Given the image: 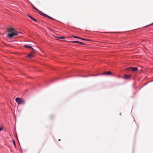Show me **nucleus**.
Returning a JSON list of instances; mask_svg holds the SVG:
<instances>
[{
    "label": "nucleus",
    "instance_id": "4",
    "mask_svg": "<svg viewBox=\"0 0 153 153\" xmlns=\"http://www.w3.org/2000/svg\"><path fill=\"white\" fill-rule=\"evenodd\" d=\"M40 14L42 15L43 16H45V17H47V18H48L49 19H53L51 18V17L50 16H48L47 15H46V14L43 13H42V12L40 11L39 10V11L38 12Z\"/></svg>",
    "mask_w": 153,
    "mask_h": 153
},
{
    "label": "nucleus",
    "instance_id": "8",
    "mask_svg": "<svg viewBox=\"0 0 153 153\" xmlns=\"http://www.w3.org/2000/svg\"><path fill=\"white\" fill-rule=\"evenodd\" d=\"M24 47L25 48H30V49H32L33 50V51H34V49H33L31 46H30L27 45H25L24 46Z\"/></svg>",
    "mask_w": 153,
    "mask_h": 153
},
{
    "label": "nucleus",
    "instance_id": "19",
    "mask_svg": "<svg viewBox=\"0 0 153 153\" xmlns=\"http://www.w3.org/2000/svg\"><path fill=\"white\" fill-rule=\"evenodd\" d=\"M153 24H151V25H153Z\"/></svg>",
    "mask_w": 153,
    "mask_h": 153
},
{
    "label": "nucleus",
    "instance_id": "15",
    "mask_svg": "<svg viewBox=\"0 0 153 153\" xmlns=\"http://www.w3.org/2000/svg\"><path fill=\"white\" fill-rule=\"evenodd\" d=\"M13 144L15 146H16L15 142L14 140H13Z\"/></svg>",
    "mask_w": 153,
    "mask_h": 153
},
{
    "label": "nucleus",
    "instance_id": "14",
    "mask_svg": "<svg viewBox=\"0 0 153 153\" xmlns=\"http://www.w3.org/2000/svg\"><path fill=\"white\" fill-rule=\"evenodd\" d=\"M72 36L75 38H78V39H81V38L79 37H77V36Z\"/></svg>",
    "mask_w": 153,
    "mask_h": 153
},
{
    "label": "nucleus",
    "instance_id": "7",
    "mask_svg": "<svg viewBox=\"0 0 153 153\" xmlns=\"http://www.w3.org/2000/svg\"><path fill=\"white\" fill-rule=\"evenodd\" d=\"M103 74L104 75H111V72L110 71H105L103 73Z\"/></svg>",
    "mask_w": 153,
    "mask_h": 153
},
{
    "label": "nucleus",
    "instance_id": "2",
    "mask_svg": "<svg viewBox=\"0 0 153 153\" xmlns=\"http://www.w3.org/2000/svg\"><path fill=\"white\" fill-rule=\"evenodd\" d=\"M15 100L19 104H24L25 102V101L24 100L19 97H17L16 98Z\"/></svg>",
    "mask_w": 153,
    "mask_h": 153
},
{
    "label": "nucleus",
    "instance_id": "12",
    "mask_svg": "<svg viewBox=\"0 0 153 153\" xmlns=\"http://www.w3.org/2000/svg\"><path fill=\"white\" fill-rule=\"evenodd\" d=\"M58 39H64L65 38V37H58Z\"/></svg>",
    "mask_w": 153,
    "mask_h": 153
},
{
    "label": "nucleus",
    "instance_id": "5",
    "mask_svg": "<svg viewBox=\"0 0 153 153\" xmlns=\"http://www.w3.org/2000/svg\"><path fill=\"white\" fill-rule=\"evenodd\" d=\"M35 51L34 50V51H33V50L31 52V54H29L27 56L29 57L30 58H32L34 56V52Z\"/></svg>",
    "mask_w": 153,
    "mask_h": 153
},
{
    "label": "nucleus",
    "instance_id": "9",
    "mask_svg": "<svg viewBox=\"0 0 153 153\" xmlns=\"http://www.w3.org/2000/svg\"><path fill=\"white\" fill-rule=\"evenodd\" d=\"M28 16H29V17H30V18L31 19H32L33 20H34V21H36V22H37V21L36 20H35L34 18H33V17H32V16H29V15H28Z\"/></svg>",
    "mask_w": 153,
    "mask_h": 153
},
{
    "label": "nucleus",
    "instance_id": "1",
    "mask_svg": "<svg viewBox=\"0 0 153 153\" xmlns=\"http://www.w3.org/2000/svg\"><path fill=\"white\" fill-rule=\"evenodd\" d=\"M7 30L9 33L7 36L10 38H12L15 36H17L18 35V32L16 31L13 28H8Z\"/></svg>",
    "mask_w": 153,
    "mask_h": 153
},
{
    "label": "nucleus",
    "instance_id": "17",
    "mask_svg": "<svg viewBox=\"0 0 153 153\" xmlns=\"http://www.w3.org/2000/svg\"><path fill=\"white\" fill-rule=\"evenodd\" d=\"M2 130V128H0V131Z\"/></svg>",
    "mask_w": 153,
    "mask_h": 153
},
{
    "label": "nucleus",
    "instance_id": "10",
    "mask_svg": "<svg viewBox=\"0 0 153 153\" xmlns=\"http://www.w3.org/2000/svg\"><path fill=\"white\" fill-rule=\"evenodd\" d=\"M33 8L36 10L37 12L39 11V10H38L37 8H36L34 6H33Z\"/></svg>",
    "mask_w": 153,
    "mask_h": 153
},
{
    "label": "nucleus",
    "instance_id": "13",
    "mask_svg": "<svg viewBox=\"0 0 153 153\" xmlns=\"http://www.w3.org/2000/svg\"><path fill=\"white\" fill-rule=\"evenodd\" d=\"M71 42L72 43H77L78 41H72Z\"/></svg>",
    "mask_w": 153,
    "mask_h": 153
},
{
    "label": "nucleus",
    "instance_id": "16",
    "mask_svg": "<svg viewBox=\"0 0 153 153\" xmlns=\"http://www.w3.org/2000/svg\"><path fill=\"white\" fill-rule=\"evenodd\" d=\"M81 39H82V40H87V39H82L81 38Z\"/></svg>",
    "mask_w": 153,
    "mask_h": 153
},
{
    "label": "nucleus",
    "instance_id": "3",
    "mask_svg": "<svg viewBox=\"0 0 153 153\" xmlns=\"http://www.w3.org/2000/svg\"><path fill=\"white\" fill-rule=\"evenodd\" d=\"M126 69L128 70L131 71L133 72H136L138 71V69L137 67H129L126 68Z\"/></svg>",
    "mask_w": 153,
    "mask_h": 153
},
{
    "label": "nucleus",
    "instance_id": "11",
    "mask_svg": "<svg viewBox=\"0 0 153 153\" xmlns=\"http://www.w3.org/2000/svg\"><path fill=\"white\" fill-rule=\"evenodd\" d=\"M77 43L80 44V45H82V44H85L83 42H81L79 41H78Z\"/></svg>",
    "mask_w": 153,
    "mask_h": 153
},
{
    "label": "nucleus",
    "instance_id": "18",
    "mask_svg": "<svg viewBox=\"0 0 153 153\" xmlns=\"http://www.w3.org/2000/svg\"><path fill=\"white\" fill-rule=\"evenodd\" d=\"M60 140H61L60 139H59L58 140V141H60Z\"/></svg>",
    "mask_w": 153,
    "mask_h": 153
},
{
    "label": "nucleus",
    "instance_id": "6",
    "mask_svg": "<svg viewBox=\"0 0 153 153\" xmlns=\"http://www.w3.org/2000/svg\"><path fill=\"white\" fill-rule=\"evenodd\" d=\"M131 76V75H128L126 74H125L124 75L123 78L125 79H130Z\"/></svg>",
    "mask_w": 153,
    "mask_h": 153
}]
</instances>
